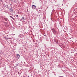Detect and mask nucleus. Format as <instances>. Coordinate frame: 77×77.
<instances>
[{"label": "nucleus", "mask_w": 77, "mask_h": 77, "mask_svg": "<svg viewBox=\"0 0 77 77\" xmlns=\"http://www.w3.org/2000/svg\"><path fill=\"white\" fill-rule=\"evenodd\" d=\"M4 20L6 21H8V18L5 17L4 18Z\"/></svg>", "instance_id": "7"}, {"label": "nucleus", "mask_w": 77, "mask_h": 77, "mask_svg": "<svg viewBox=\"0 0 77 77\" xmlns=\"http://www.w3.org/2000/svg\"><path fill=\"white\" fill-rule=\"evenodd\" d=\"M10 18H12V19H13V20H15V18H13V17H12L11 16H10Z\"/></svg>", "instance_id": "6"}, {"label": "nucleus", "mask_w": 77, "mask_h": 77, "mask_svg": "<svg viewBox=\"0 0 77 77\" xmlns=\"http://www.w3.org/2000/svg\"><path fill=\"white\" fill-rule=\"evenodd\" d=\"M17 56V59H19L20 58V56L19 55V54H17L16 55Z\"/></svg>", "instance_id": "3"}, {"label": "nucleus", "mask_w": 77, "mask_h": 77, "mask_svg": "<svg viewBox=\"0 0 77 77\" xmlns=\"http://www.w3.org/2000/svg\"><path fill=\"white\" fill-rule=\"evenodd\" d=\"M55 41L56 43H58V42H59V40L57 39H56Z\"/></svg>", "instance_id": "5"}, {"label": "nucleus", "mask_w": 77, "mask_h": 77, "mask_svg": "<svg viewBox=\"0 0 77 77\" xmlns=\"http://www.w3.org/2000/svg\"><path fill=\"white\" fill-rule=\"evenodd\" d=\"M16 17H18V15H16Z\"/></svg>", "instance_id": "9"}, {"label": "nucleus", "mask_w": 77, "mask_h": 77, "mask_svg": "<svg viewBox=\"0 0 77 77\" xmlns=\"http://www.w3.org/2000/svg\"><path fill=\"white\" fill-rule=\"evenodd\" d=\"M15 66H15L14 67H15Z\"/></svg>", "instance_id": "11"}, {"label": "nucleus", "mask_w": 77, "mask_h": 77, "mask_svg": "<svg viewBox=\"0 0 77 77\" xmlns=\"http://www.w3.org/2000/svg\"><path fill=\"white\" fill-rule=\"evenodd\" d=\"M36 8V7L35 5H32V9H35Z\"/></svg>", "instance_id": "2"}, {"label": "nucleus", "mask_w": 77, "mask_h": 77, "mask_svg": "<svg viewBox=\"0 0 77 77\" xmlns=\"http://www.w3.org/2000/svg\"><path fill=\"white\" fill-rule=\"evenodd\" d=\"M54 75H56V74H54Z\"/></svg>", "instance_id": "13"}, {"label": "nucleus", "mask_w": 77, "mask_h": 77, "mask_svg": "<svg viewBox=\"0 0 77 77\" xmlns=\"http://www.w3.org/2000/svg\"><path fill=\"white\" fill-rule=\"evenodd\" d=\"M10 11L11 13H13L14 12V10L12 9L11 8H10Z\"/></svg>", "instance_id": "1"}, {"label": "nucleus", "mask_w": 77, "mask_h": 77, "mask_svg": "<svg viewBox=\"0 0 77 77\" xmlns=\"http://www.w3.org/2000/svg\"><path fill=\"white\" fill-rule=\"evenodd\" d=\"M52 31L53 33H54L56 32V31H55V30H54V29L53 28L52 29Z\"/></svg>", "instance_id": "4"}, {"label": "nucleus", "mask_w": 77, "mask_h": 77, "mask_svg": "<svg viewBox=\"0 0 77 77\" xmlns=\"http://www.w3.org/2000/svg\"><path fill=\"white\" fill-rule=\"evenodd\" d=\"M32 3H33V2Z\"/></svg>", "instance_id": "14"}, {"label": "nucleus", "mask_w": 77, "mask_h": 77, "mask_svg": "<svg viewBox=\"0 0 77 77\" xmlns=\"http://www.w3.org/2000/svg\"><path fill=\"white\" fill-rule=\"evenodd\" d=\"M11 0V1H12V0Z\"/></svg>", "instance_id": "12"}, {"label": "nucleus", "mask_w": 77, "mask_h": 77, "mask_svg": "<svg viewBox=\"0 0 77 77\" xmlns=\"http://www.w3.org/2000/svg\"><path fill=\"white\" fill-rule=\"evenodd\" d=\"M22 20H24V17H23L22 18Z\"/></svg>", "instance_id": "8"}, {"label": "nucleus", "mask_w": 77, "mask_h": 77, "mask_svg": "<svg viewBox=\"0 0 77 77\" xmlns=\"http://www.w3.org/2000/svg\"><path fill=\"white\" fill-rule=\"evenodd\" d=\"M44 36H46V35L45 34L44 35Z\"/></svg>", "instance_id": "10"}]
</instances>
